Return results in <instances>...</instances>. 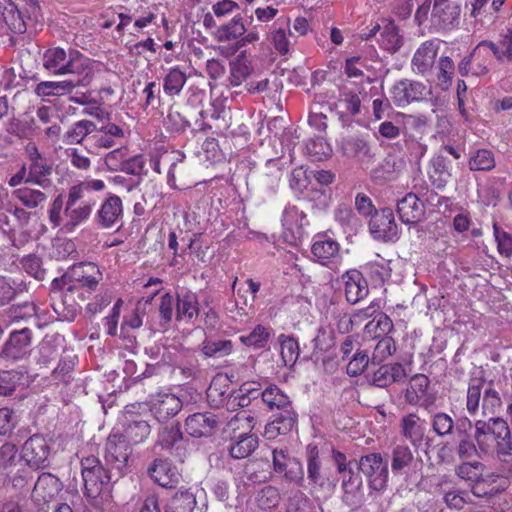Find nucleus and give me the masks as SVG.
Returning a JSON list of instances; mask_svg holds the SVG:
<instances>
[{
    "instance_id": "obj_64",
    "label": "nucleus",
    "mask_w": 512,
    "mask_h": 512,
    "mask_svg": "<svg viewBox=\"0 0 512 512\" xmlns=\"http://www.w3.org/2000/svg\"><path fill=\"white\" fill-rule=\"evenodd\" d=\"M257 504L263 510L274 508L279 503V493L274 487H265L257 495Z\"/></svg>"
},
{
    "instance_id": "obj_4",
    "label": "nucleus",
    "mask_w": 512,
    "mask_h": 512,
    "mask_svg": "<svg viewBox=\"0 0 512 512\" xmlns=\"http://www.w3.org/2000/svg\"><path fill=\"white\" fill-rule=\"evenodd\" d=\"M42 62L43 67L53 75H93L89 60L76 51L66 53L60 47L50 48L44 52Z\"/></svg>"
},
{
    "instance_id": "obj_40",
    "label": "nucleus",
    "mask_w": 512,
    "mask_h": 512,
    "mask_svg": "<svg viewBox=\"0 0 512 512\" xmlns=\"http://www.w3.org/2000/svg\"><path fill=\"white\" fill-rule=\"evenodd\" d=\"M12 196L28 209H35L39 207L47 199L46 195L42 191L28 187H22L14 190Z\"/></svg>"
},
{
    "instance_id": "obj_41",
    "label": "nucleus",
    "mask_w": 512,
    "mask_h": 512,
    "mask_svg": "<svg viewBox=\"0 0 512 512\" xmlns=\"http://www.w3.org/2000/svg\"><path fill=\"white\" fill-rule=\"evenodd\" d=\"M187 81L186 74L178 67L170 69L163 80V90L168 96L179 95Z\"/></svg>"
},
{
    "instance_id": "obj_48",
    "label": "nucleus",
    "mask_w": 512,
    "mask_h": 512,
    "mask_svg": "<svg viewBox=\"0 0 512 512\" xmlns=\"http://www.w3.org/2000/svg\"><path fill=\"white\" fill-rule=\"evenodd\" d=\"M260 396L269 409H284L290 404L289 397L276 386H269L260 391Z\"/></svg>"
},
{
    "instance_id": "obj_43",
    "label": "nucleus",
    "mask_w": 512,
    "mask_h": 512,
    "mask_svg": "<svg viewBox=\"0 0 512 512\" xmlns=\"http://www.w3.org/2000/svg\"><path fill=\"white\" fill-rule=\"evenodd\" d=\"M287 416L277 418L265 426L264 436L267 439H274L280 434H285L290 431L295 424L294 414L286 411Z\"/></svg>"
},
{
    "instance_id": "obj_11",
    "label": "nucleus",
    "mask_w": 512,
    "mask_h": 512,
    "mask_svg": "<svg viewBox=\"0 0 512 512\" xmlns=\"http://www.w3.org/2000/svg\"><path fill=\"white\" fill-rule=\"evenodd\" d=\"M93 79V75H85L77 77V79H67L63 81H43L35 86L34 92L42 100L47 97H60L69 94L77 87L88 86Z\"/></svg>"
},
{
    "instance_id": "obj_12",
    "label": "nucleus",
    "mask_w": 512,
    "mask_h": 512,
    "mask_svg": "<svg viewBox=\"0 0 512 512\" xmlns=\"http://www.w3.org/2000/svg\"><path fill=\"white\" fill-rule=\"evenodd\" d=\"M369 230L376 240L394 242L399 237L392 209L384 208L375 212L369 222Z\"/></svg>"
},
{
    "instance_id": "obj_39",
    "label": "nucleus",
    "mask_w": 512,
    "mask_h": 512,
    "mask_svg": "<svg viewBox=\"0 0 512 512\" xmlns=\"http://www.w3.org/2000/svg\"><path fill=\"white\" fill-rule=\"evenodd\" d=\"M334 219L345 233H355L361 226L359 218L353 210L346 205H339L334 211Z\"/></svg>"
},
{
    "instance_id": "obj_38",
    "label": "nucleus",
    "mask_w": 512,
    "mask_h": 512,
    "mask_svg": "<svg viewBox=\"0 0 512 512\" xmlns=\"http://www.w3.org/2000/svg\"><path fill=\"white\" fill-rule=\"evenodd\" d=\"M235 442L230 447V454L235 459L248 457L258 446L255 435H233Z\"/></svg>"
},
{
    "instance_id": "obj_15",
    "label": "nucleus",
    "mask_w": 512,
    "mask_h": 512,
    "mask_svg": "<svg viewBox=\"0 0 512 512\" xmlns=\"http://www.w3.org/2000/svg\"><path fill=\"white\" fill-rule=\"evenodd\" d=\"M273 467L276 473L283 474L289 482L300 485L304 481L302 464L283 449L273 450Z\"/></svg>"
},
{
    "instance_id": "obj_25",
    "label": "nucleus",
    "mask_w": 512,
    "mask_h": 512,
    "mask_svg": "<svg viewBox=\"0 0 512 512\" xmlns=\"http://www.w3.org/2000/svg\"><path fill=\"white\" fill-rule=\"evenodd\" d=\"M148 473L155 483L165 488L174 487L180 479L177 467L163 459H156L148 468Z\"/></svg>"
},
{
    "instance_id": "obj_35",
    "label": "nucleus",
    "mask_w": 512,
    "mask_h": 512,
    "mask_svg": "<svg viewBox=\"0 0 512 512\" xmlns=\"http://www.w3.org/2000/svg\"><path fill=\"white\" fill-rule=\"evenodd\" d=\"M199 314V303L195 293L183 291L177 295L176 319L190 321Z\"/></svg>"
},
{
    "instance_id": "obj_29",
    "label": "nucleus",
    "mask_w": 512,
    "mask_h": 512,
    "mask_svg": "<svg viewBox=\"0 0 512 512\" xmlns=\"http://www.w3.org/2000/svg\"><path fill=\"white\" fill-rule=\"evenodd\" d=\"M82 477L85 491L89 498H97L102 493H108L112 475L103 466L99 468V471L96 469L91 470L89 476L84 473Z\"/></svg>"
},
{
    "instance_id": "obj_16",
    "label": "nucleus",
    "mask_w": 512,
    "mask_h": 512,
    "mask_svg": "<svg viewBox=\"0 0 512 512\" xmlns=\"http://www.w3.org/2000/svg\"><path fill=\"white\" fill-rule=\"evenodd\" d=\"M440 49L438 40H427L423 42L415 51L411 68L416 74L426 76L431 73L435 60Z\"/></svg>"
},
{
    "instance_id": "obj_30",
    "label": "nucleus",
    "mask_w": 512,
    "mask_h": 512,
    "mask_svg": "<svg viewBox=\"0 0 512 512\" xmlns=\"http://www.w3.org/2000/svg\"><path fill=\"white\" fill-rule=\"evenodd\" d=\"M459 14V7L452 2L434 0L431 19L436 26L442 29L448 28L458 19Z\"/></svg>"
},
{
    "instance_id": "obj_44",
    "label": "nucleus",
    "mask_w": 512,
    "mask_h": 512,
    "mask_svg": "<svg viewBox=\"0 0 512 512\" xmlns=\"http://www.w3.org/2000/svg\"><path fill=\"white\" fill-rule=\"evenodd\" d=\"M342 113L357 115L360 113L361 100L357 92L343 89L336 104Z\"/></svg>"
},
{
    "instance_id": "obj_31",
    "label": "nucleus",
    "mask_w": 512,
    "mask_h": 512,
    "mask_svg": "<svg viewBox=\"0 0 512 512\" xmlns=\"http://www.w3.org/2000/svg\"><path fill=\"white\" fill-rule=\"evenodd\" d=\"M61 490V483L50 473L41 474L34 486L33 496L38 501L48 502Z\"/></svg>"
},
{
    "instance_id": "obj_49",
    "label": "nucleus",
    "mask_w": 512,
    "mask_h": 512,
    "mask_svg": "<svg viewBox=\"0 0 512 512\" xmlns=\"http://www.w3.org/2000/svg\"><path fill=\"white\" fill-rule=\"evenodd\" d=\"M246 32V27L241 17H234L229 23L223 25L217 31V37L220 41H230L238 39Z\"/></svg>"
},
{
    "instance_id": "obj_10",
    "label": "nucleus",
    "mask_w": 512,
    "mask_h": 512,
    "mask_svg": "<svg viewBox=\"0 0 512 512\" xmlns=\"http://www.w3.org/2000/svg\"><path fill=\"white\" fill-rule=\"evenodd\" d=\"M359 469L368 478L370 487L374 490H383L388 482V466L380 454L362 456Z\"/></svg>"
},
{
    "instance_id": "obj_7",
    "label": "nucleus",
    "mask_w": 512,
    "mask_h": 512,
    "mask_svg": "<svg viewBox=\"0 0 512 512\" xmlns=\"http://www.w3.org/2000/svg\"><path fill=\"white\" fill-rule=\"evenodd\" d=\"M131 449L122 434L111 433L105 445L104 458L106 463L121 476L128 465Z\"/></svg>"
},
{
    "instance_id": "obj_63",
    "label": "nucleus",
    "mask_w": 512,
    "mask_h": 512,
    "mask_svg": "<svg viewBox=\"0 0 512 512\" xmlns=\"http://www.w3.org/2000/svg\"><path fill=\"white\" fill-rule=\"evenodd\" d=\"M182 438V433L177 426L164 427L158 435V444L165 449L172 448Z\"/></svg>"
},
{
    "instance_id": "obj_6",
    "label": "nucleus",
    "mask_w": 512,
    "mask_h": 512,
    "mask_svg": "<svg viewBox=\"0 0 512 512\" xmlns=\"http://www.w3.org/2000/svg\"><path fill=\"white\" fill-rule=\"evenodd\" d=\"M161 504L164 506V512H192L196 498L190 490L176 492L165 503L156 495H150L145 499L140 512H161Z\"/></svg>"
},
{
    "instance_id": "obj_9",
    "label": "nucleus",
    "mask_w": 512,
    "mask_h": 512,
    "mask_svg": "<svg viewBox=\"0 0 512 512\" xmlns=\"http://www.w3.org/2000/svg\"><path fill=\"white\" fill-rule=\"evenodd\" d=\"M431 88L419 81L401 80L391 89V98L398 107H405L411 102L426 100Z\"/></svg>"
},
{
    "instance_id": "obj_59",
    "label": "nucleus",
    "mask_w": 512,
    "mask_h": 512,
    "mask_svg": "<svg viewBox=\"0 0 512 512\" xmlns=\"http://www.w3.org/2000/svg\"><path fill=\"white\" fill-rule=\"evenodd\" d=\"M3 19L12 32L21 34L26 31L25 22L14 6L10 5L4 9Z\"/></svg>"
},
{
    "instance_id": "obj_8",
    "label": "nucleus",
    "mask_w": 512,
    "mask_h": 512,
    "mask_svg": "<svg viewBox=\"0 0 512 512\" xmlns=\"http://www.w3.org/2000/svg\"><path fill=\"white\" fill-rule=\"evenodd\" d=\"M376 35H379L377 42L380 47L390 53L397 52L403 45V37L399 33V28L392 20L382 19L380 22L375 23L363 38L369 40Z\"/></svg>"
},
{
    "instance_id": "obj_14",
    "label": "nucleus",
    "mask_w": 512,
    "mask_h": 512,
    "mask_svg": "<svg viewBox=\"0 0 512 512\" xmlns=\"http://www.w3.org/2000/svg\"><path fill=\"white\" fill-rule=\"evenodd\" d=\"M308 224L306 214L296 206L288 205L282 216L283 237L290 244H296L304 236Z\"/></svg>"
},
{
    "instance_id": "obj_18",
    "label": "nucleus",
    "mask_w": 512,
    "mask_h": 512,
    "mask_svg": "<svg viewBox=\"0 0 512 512\" xmlns=\"http://www.w3.org/2000/svg\"><path fill=\"white\" fill-rule=\"evenodd\" d=\"M123 218V203L120 197L109 195L100 205L95 214L97 225L103 229L113 228Z\"/></svg>"
},
{
    "instance_id": "obj_42",
    "label": "nucleus",
    "mask_w": 512,
    "mask_h": 512,
    "mask_svg": "<svg viewBox=\"0 0 512 512\" xmlns=\"http://www.w3.org/2000/svg\"><path fill=\"white\" fill-rule=\"evenodd\" d=\"M96 129V125L89 120L76 122L64 135L66 144H79Z\"/></svg>"
},
{
    "instance_id": "obj_23",
    "label": "nucleus",
    "mask_w": 512,
    "mask_h": 512,
    "mask_svg": "<svg viewBox=\"0 0 512 512\" xmlns=\"http://www.w3.org/2000/svg\"><path fill=\"white\" fill-rule=\"evenodd\" d=\"M342 282L344 284L346 300L351 304L358 303L369 293L366 279L356 269H351L344 273L342 275Z\"/></svg>"
},
{
    "instance_id": "obj_32",
    "label": "nucleus",
    "mask_w": 512,
    "mask_h": 512,
    "mask_svg": "<svg viewBox=\"0 0 512 512\" xmlns=\"http://www.w3.org/2000/svg\"><path fill=\"white\" fill-rule=\"evenodd\" d=\"M401 433L413 445L423 441L425 435V422L414 413L408 414L401 419Z\"/></svg>"
},
{
    "instance_id": "obj_3",
    "label": "nucleus",
    "mask_w": 512,
    "mask_h": 512,
    "mask_svg": "<svg viewBox=\"0 0 512 512\" xmlns=\"http://www.w3.org/2000/svg\"><path fill=\"white\" fill-rule=\"evenodd\" d=\"M84 186L74 185L68 191L67 200L56 197L49 208V221L54 228L59 227L65 233L73 232L79 225L86 222L95 205L94 201H84Z\"/></svg>"
},
{
    "instance_id": "obj_19",
    "label": "nucleus",
    "mask_w": 512,
    "mask_h": 512,
    "mask_svg": "<svg viewBox=\"0 0 512 512\" xmlns=\"http://www.w3.org/2000/svg\"><path fill=\"white\" fill-rule=\"evenodd\" d=\"M314 259L322 265L336 263L340 258L339 243L325 234L314 236L311 246Z\"/></svg>"
},
{
    "instance_id": "obj_51",
    "label": "nucleus",
    "mask_w": 512,
    "mask_h": 512,
    "mask_svg": "<svg viewBox=\"0 0 512 512\" xmlns=\"http://www.w3.org/2000/svg\"><path fill=\"white\" fill-rule=\"evenodd\" d=\"M413 460V454L409 447L404 445L396 446L392 451L391 468L394 474L401 473Z\"/></svg>"
},
{
    "instance_id": "obj_36",
    "label": "nucleus",
    "mask_w": 512,
    "mask_h": 512,
    "mask_svg": "<svg viewBox=\"0 0 512 512\" xmlns=\"http://www.w3.org/2000/svg\"><path fill=\"white\" fill-rule=\"evenodd\" d=\"M506 481L496 475L480 477L472 487V492L477 497L493 496L504 490Z\"/></svg>"
},
{
    "instance_id": "obj_27",
    "label": "nucleus",
    "mask_w": 512,
    "mask_h": 512,
    "mask_svg": "<svg viewBox=\"0 0 512 512\" xmlns=\"http://www.w3.org/2000/svg\"><path fill=\"white\" fill-rule=\"evenodd\" d=\"M289 27V18H279L274 22L267 36L275 51L282 56L287 55L290 51L289 35L292 34Z\"/></svg>"
},
{
    "instance_id": "obj_60",
    "label": "nucleus",
    "mask_w": 512,
    "mask_h": 512,
    "mask_svg": "<svg viewBox=\"0 0 512 512\" xmlns=\"http://www.w3.org/2000/svg\"><path fill=\"white\" fill-rule=\"evenodd\" d=\"M502 401L499 393L492 387L484 389L482 399V414L484 416L493 415L501 407Z\"/></svg>"
},
{
    "instance_id": "obj_61",
    "label": "nucleus",
    "mask_w": 512,
    "mask_h": 512,
    "mask_svg": "<svg viewBox=\"0 0 512 512\" xmlns=\"http://www.w3.org/2000/svg\"><path fill=\"white\" fill-rule=\"evenodd\" d=\"M493 231L500 255L505 257L512 256V233L503 230L497 224L493 225Z\"/></svg>"
},
{
    "instance_id": "obj_28",
    "label": "nucleus",
    "mask_w": 512,
    "mask_h": 512,
    "mask_svg": "<svg viewBox=\"0 0 512 512\" xmlns=\"http://www.w3.org/2000/svg\"><path fill=\"white\" fill-rule=\"evenodd\" d=\"M397 212L400 220L405 224L418 222L424 215V207L414 193H408L397 203Z\"/></svg>"
},
{
    "instance_id": "obj_53",
    "label": "nucleus",
    "mask_w": 512,
    "mask_h": 512,
    "mask_svg": "<svg viewBox=\"0 0 512 512\" xmlns=\"http://www.w3.org/2000/svg\"><path fill=\"white\" fill-rule=\"evenodd\" d=\"M254 417L248 414L247 411H240L233 418L230 419L227 426L228 429L236 435L240 430L239 435H250L251 430L254 428Z\"/></svg>"
},
{
    "instance_id": "obj_34",
    "label": "nucleus",
    "mask_w": 512,
    "mask_h": 512,
    "mask_svg": "<svg viewBox=\"0 0 512 512\" xmlns=\"http://www.w3.org/2000/svg\"><path fill=\"white\" fill-rule=\"evenodd\" d=\"M428 175L435 188L443 189L451 178L450 162L442 156L434 157L431 160Z\"/></svg>"
},
{
    "instance_id": "obj_52",
    "label": "nucleus",
    "mask_w": 512,
    "mask_h": 512,
    "mask_svg": "<svg viewBox=\"0 0 512 512\" xmlns=\"http://www.w3.org/2000/svg\"><path fill=\"white\" fill-rule=\"evenodd\" d=\"M455 73V65L452 59L448 56L439 58L437 66V80L442 89H448L452 84V79Z\"/></svg>"
},
{
    "instance_id": "obj_26",
    "label": "nucleus",
    "mask_w": 512,
    "mask_h": 512,
    "mask_svg": "<svg viewBox=\"0 0 512 512\" xmlns=\"http://www.w3.org/2000/svg\"><path fill=\"white\" fill-rule=\"evenodd\" d=\"M495 56L499 61H510L512 59V33L506 34L499 45L492 42L482 41L475 47V57Z\"/></svg>"
},
{
    "instance_id": "obj_54",
    "label": "nucleus",
    "mask_w": 512,
    "mask_h": 512,
    "mask_svg": "<svg viewBox=\"0 0 512 512\" xmlns=\"http://www.w3.org/2000/svg\"><path fill=\"white\" fill-rule=\"evenodd\" d=\"M495 159L490 150L480 149L469 159V168L474 171H488L494 168Z\"/></svg>"
},
{
    "instance_id": "obj_21",
    "label": "nucleus",
    "mask_w": 512,
    "mask_h": 512,
    "mask_svg": "<svg viewBox=\"0 0 512 512\" xmlns=\"http://www.w3.org/2000/svg\"><path fill=\"white\" fill-rule=\"evenodd\" d=\"M143 411L142 409H133L132 413L124 411L125 430L122 435L126 442L137 445L144 442L151 433V427L145 420L138 419L136 414Z\"/></svg>"
},
{
    "instance_id": "obj_56",
    "label": "nucleus",
    "mask_w": 512,
    "mask_h": 512,
    "mask_svg": "<svg viewBox=\"0 0 512 512\" xmlns=\"http://www.w3.org/2000/svg\"><path fill=\"white\" fill-rule=\"evenodd\" d=\"M251 73V66L248 60L239 56L237 60L231 64L230 82L233 86H239Z\"/></svg>"
},
{
    "instance_id": "obj_2",
    "label": "nucleus",
    "mask_w": 512,
    "mask_h": 512,
    "mask_svg": "<svg viewBox=\"0 0 512 512\" xmlns=\"http://www.w3.org/2000/svg\"><path fill=\"white\" fill-rule=\"evenodd\" d=\"M68 282L61 292H54L59 301L53 303L55 313L64 321H72L79 310V302L85 301L103 279L100 268L91 262L78 263L63 277Z\"/></svg>"
},
{
    "instance_id": "obj_5",
    "label": "nucleus",
    "mask_w": 512,
    "mask_h": 512,
    "mask_svg": "<svg viewBox=\"0 0 512 512\" xmlns=\"http://www.w3.org/2000/svg\"><path fill=\"white\" fill-rule=\"evenodd\" d=\"M133 409L149 410L157 421L165 422L180 412L182 401L175 394L160 392L152 395L146 403L126 406L127 413H132Z\"/></svg>"
},
{
    "instance_id": "obj_22",
    "label": "nucleus",
    "mask_w": 512,
    "mask_h": 512,
    "mask_svg": "<svg viewBox=\"0 0 512 512\" xmlns=\"http://www.w3.org/2000/svg\"><path fill=\"white\" fill-rule=\"evenodd\" d=\"M219 423L220 418L213 413H195L186 419L185 428L193 437H207L214 433Z\"/></svg>"
},
{
    "instance_id": "obj_13",
    "label": "nucleus",
    "mask_w": 512,
    "mask_h": 512,
    "mask_svg": "<svg viewBox=\"0 0 512 512\" xmlns=\"http://www.w3.org/2000/svg\"><path fill=\"white\" fill-rule=\"evenodd\" d=\"M51 447L42 435H32L25 441L22 448V458L33 468H43L47 465Z\"/></svg>"
},
{
    "instance_id": "obj_1",
    "label": "nucleus",
    "mask_w": 512,
    "mask_h": 512,
    "mask_svg": "<svg viewBox=\"0 0 512 512\" xmlns=\"http://www.w3.org/2000/svg\"><path fill=\"white\" fill-rule=\"evenodd\" d=\"M471 427L472 423L467 418L460 420L456 426L460 435L457 448L460 458H473L478 451L485 455H496L499 459L512 455L511 432L504 419L491 417L487 421H475L473 437L476 444L466 434Z\"/></svg>"
},
{
    "instance_id": "obj_46",
    "label": "nucleus",
    "mask_w": 512,
    "mask_h": 512,
    "mask_svg": "<svg viewBox=\"0 0 512 512\" xmlns=\"http://www.w3.org/2000/svg\"><path fill=\"white\" fill-rule=\"evenodd\" d=\"M270 330L262 325H257L249 334L241 335L240 342L255 349L264 348L269 340Z\"/></svg>"
},
{
    "instance_id": "obj_47",
    "label": "nucleus",
    "mask_w": 512,
    "mask_h": 512,
    "mask_svg": "<svg viewBox=\"0 0 512 512\" xmlns=\"http://www.w3.org/2000/svg\"><path fill=\"white\" fill-rule=\"evenodd\" d=\"M260 396V389L254 383L243 384L230 398L231 405L247 407Z\"/></svg>"
},
{
    "instance_id": "obj_57",
    "label": "nucleus",
    "mask_w": 512,
    "mask_h": 512,
    "mask_svg": "<svg viewBox=\"0 0 512 512\" xmlns=\"http://www.w3.org/2000/svg\"><path fill=\"white\" fill-rule=\"evenodd\" d=\"M431 426L433 431L440 437L451 434L454 427L453 418L444 412H438L431 417Z\"/></svg>"
},
{
    "instance_id": "obj_20",
    "label": "nucleus",
    "mask_w": 512,
    "mask_h": 512,
    "mask_svg": "<svg viewBox=\"0 0 512 512\" xmlns=\"http://www.w3.org/2000/svg\"><path fill=\"white\" fill-rule=\"evenodd\" d=\"M31 343L32 332L30 329L23 328L13 331L2 348V356L13 360L22 359L29 353Z\"/></svg>"
},
{
    "instance_id": "obj_37",
    "label": "nucleus",
    "mask_w": 512,
    "mask_h": 512,
    "mask_svg": "<svg viewBox=\"0 0 512 512\" xmlns=\"http://www.w3.org/2000/svg\"><path fill=\"white\" fill-rule=\"evenodd\" d=\"M230 386L225 376L215 377L207 389V397L214 406L223 405L226 400L230 401Z\"/></svg>"
},
{
    "instance_id": "obj_17",
    "label": "nucleus",
    "mask_w": 512,
    "mask_h": 512,
    "mask_svg": "<svg viewBox=\"0 0 512 512\" xmlns=\"http://www.w3.org/2000/svg\"><path fill=\"white\" fill-rule=\"evenodd\" d=\"M429 379L423 374L414 375L404 392V398L410 405H420L428 408L434 404L435 398L428 392Z\"/></svg>"
},
{
    "instance_id": "obj_58",
    "label": "nucleus",
    "mask_w": 512,
    "mask_h": 512,
    "mask_svg": "<svg viewBox=\"0 0 512 512\" xmlns=\"http://www.w3.org/2000/svg\"><path fill=\"white\" fill-rule=\"evenodd\" d=\"M320 469L321 462L318 449L317 447H311L308 452L307 474L308 479L314 484L322 485Z\"/></svg>"
},
{
    "instance_id": "obj_50",
    "label": "nucleus",
    "mask_w": 512,
    "mask_h": 512,
    "mask_svg": "<svg viewBox=\"0 0 512 512\" xmlns=\"http://www.w3.org/2000/svg\"><path fill=\"white\" fill-rule=\"evenodd\" d=\"M233 350V343L230 340H205L202 344V352L207 357H224Z\"/></svg>"
},
{
    "instance_id": "obj_55",
    "label": "nucleus",
    "mask_w": 512,
    "mask_h": 512,
    "mask_svg": "<svg viewBox=\"0 0 512 512\" xmlns=\"http://www.w3.org/2000/svg\"><path fill=\"white\" fill-rule=\"evenodd\" d=\"M395 351L396 345L393 338L390 336H384L377 342L374 348L372 361L379 364L391 356Z\"/></svg>"
},
{
    "instance_id": "obj_24",
    "label": "nucleus",
    "mask_w": 512,
    "mask_h": 512,
    "mask_svg": "<svg viewBox=\"0 0 512 512\" xmlns=\"http://www.w3.org/2000/svg\"><path fill=\"white\" fill-rule=\"evenodd\" d=\"M379 309V305L372 302L368 307L354 313L351 318V322H360L374 316L373 320L366 324V332L371 334L372 332H376L377 328L380 329L381 333L389 332L393 327L392 321L383 313H379L375 316Z\"/></svg>"
},
{
    "instance_id": "obj_33",
    "label": "nucleus",
    "mask_w": 512,
    "mask_h": 512,
    "mask_svg": "<svg viewBox=\"0 0 512 512\" xmlns=\"http://www.w3.org/2000/svg\"><path fill=\"white\" fill-rule=\"evenodd\" d=\"M407 376L405 368L399 364L383 365L372 376V383L377 387H386L394 382L401 381Z\"/></svg>"
},
{
    "instance_id": "obj_45",
    "label": "nucleus",
    "mask_w": 512,
    "mask_h": 512,
    "mask_svg": "<svg viewBox=\"0 0 512 512\" xmlns=\"http://www.w3.org/2000/svg\"><path fill=\"white\" fill-rule=\"evenodd\" d=\"M280 354L285 366L292 367L299 357V345L297 341L289 336L279 337Z\"/></svg>"
},
{
    "instance_id": "obj_62",
    "label": "nucleus",
    "mask_w": 512,
    "mask_h": 512,
    "mask_svg": "<svg viewBox=\"0 0 512 512\" xmlns=\"http://www.w3.org/2000/svg\"><path fill=\"white\" fill-rule=\"evenodd\" d=\"M483 383L480 380H473L468 387L466 408L471 415H475L479 409L482 395Z\"/></svg>"
}]
</instances>
